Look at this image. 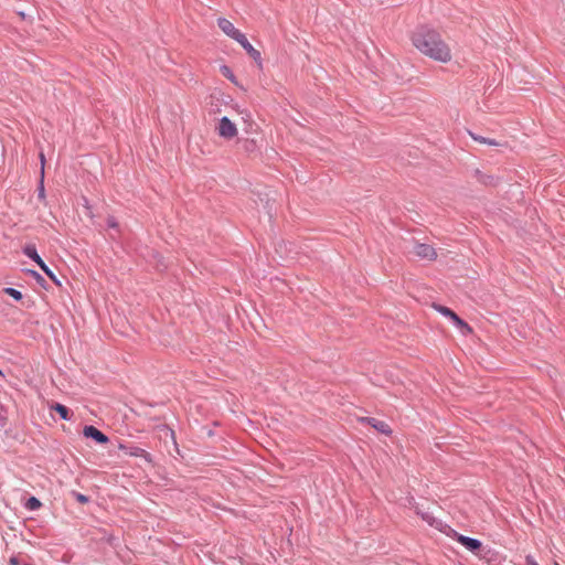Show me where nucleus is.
<instances>
[{
  "instance_id": "obj_1",
  "label": "nucleus",
  "mask_w": 565,
  "mask_h": 565,
  "mask_svg": "<svg viewBox=\"0 0 565 565\" xmlns=\"http://www.w3.org/2000/svg\"><path fill=\"white\" fill-rule=\"evenodd\" d=\"M411 41L422 55L437 63L448 64L452 61L451 46L437 30L420 26L412 33Z\"/></svg>"
},
{
  "instance_id": "obj_2",
  "label": "nucleus",
  "mask_w": 565,
  "mask_h": 565,
  "mask_svg": "<svg viewBox=\"0 0 565 565\" xmlns=\"http://www.w3.org/2000/svg\"><path fill=\"white\" fill-rule=\"evenodd\" d=\"M435 310L440 312L443 316L449 318L458 328H460L465 333H471L472 329L471 327L466 323L461 318L457 316L456 312H454L448 307L441 306V305H434L433 306Z\"/></svg>"
},
{
  "instance_id": "obj_3",
  "label": "nucleus",
  "mask_w": 565,
  "mask_h": 565,
  "mask_svg": "<svg viewBox=\"0 0 565 565\" xmlns=\"http://www.w3.org/2000/svg\"><path fill=\"white\" fill-rule=\"evenodd\" d=\"M216 130L218 136L225 139H233L238 134L236 125L227 117L220 119Z\"/></svg>"
},
{
  "instance_id": "obj_4",
  "label": "nucleus",
  "mask_w": 565,
  "mask_h": 565,
  "mask_svg": "<svg viewBox=\"0 0 565 565\" xmlns=\"http://www.w3.org/2000/svg\"><path fill=\"white\" fill-rule=\"evenodd\" d=\"M412 254L426 260H435L437 258L436 249L431 245L423 243H416L413 246Z\"/></svg>"
},
{
  "instance_id": "obj_5",
  "label": "nucleus",
  "mask_w": 565,
  "mask_h": 565,
  "mask_svg": "<svg viewBox=\"0 0 565 565\" xmlns=\"http://www.w3.org/2000/svg\"><path fill=\"white\" fill-rule=\"evenodd\" d=\"M217 25L227 36L235 40L236 42H239L245 36V34L236 29L234 24L225 18H220L217 20Z\"/></svg>"
},
{
  "instance_id": "obj_6",
  "label": "nucleus",
  "mask_w": 565,
  "mask_h": 565,
  "mask_svg": "<svg viewBox=\"0 0 565 565\" xmlns=\"http://www.w3.org/2000/svg\"><path fill=\"white\" fill-rule=\"evenodd\" d=\"M83 435L87 438H93L98 444H107L109 440L104 433L94 426H85L83 429Z\"/></svg>"
},
{
  "instance_id": "obj_7",
  "label": "nucleus",
  "mask_w": 565,
  "mask_h": 565,
  "mask_svg": "<svg viewBox=\"0 0 565 565\" xmlns=\"http://www.w3.org/2000/svg\"><path fill=\"white\" fill-rule=\"evenodd\" d=\"M361 422L370 424L373 428L384 435L390 436L392 434L391 427L385 422H381L375 418H361Z\"/></svg>"
},
{
  "instance_id": "obj_8",
  "label": "nucleus",
  "mask_w": 565,
  "mask_h": 565,
  "mask_svg": "<svg viewBox=\"0 0 565 565\" xmlns=\"http://www.w3.org/2000/svg\"><path fill=\"white\" fill-rule=\"evenodd\" d=\"M457 541L463 545L467 550L476 552L481 547V542L461 534H457Z\"/></svg>"
},
{
  "instance_id": "obj_9",
  "label": "nucleus",
  "mask_w": 565,
  "mask_h": 565,
  "mask_svg": "<svg viewBox=\"0 0 565 565\" xmlns=\"http://www.w3.org/2000/svg\"><path fill=\"white\" fill-rule=\"evenodd\" d=\"M244 49L245 51L247 52V54L255 61L257 62L259 65H262V55H260V52L256 49H254V46L248 42V40L246 39V36H244L243 40H241L238 42Z\"/></svg>"
},
{
  "instance_id": "obj_10",
  "label": "nucleus",
  "mask_w": 565,
  "mask_h": 565,
  "mask_svg": "<svg viewBox=\"0 0 565 565\" xmlns=\"http://www.w3.org/2000/svg\"><path fill=\"white\" fill-rule=\"evenodd\" d=\"M23 253L30 257L32 260H34L39 267L40 266H43L44 262L43 259L40 257V255L38 254L36 252V248L34 245H26L24 248H23Z\"/></svg>"
},
{
  "instance_id": "obj_11",
  "label": "nucleus",
  "mask_w": 565,
  "mask_h": 565,
  "mask_svg": "<svg viewBox=\"0 0 565 565\" xmlns=\"http://www.w3.org/2000/svg\"><path fill=\"white\" fill-rule=\"evenodd\" d=\"M51 409L55 411L63 419H70V411L66 406L55 403L51 406Z\"/></svg>"
},
{
  "instance_id": "obj_12",
  "label": "nucleus",
  "mask_w": 565,
  "mask_h": 565,
  "mask_svg": "<svg viewBox=\"0 0 565 565\" xmlns=\"http://www.w3.org/2000/svg\"><path fill=\"white\" fill-rule=\"evenodd\" d=\"M129 455L134 457H142L147 461H151L150 455L145 449H141L139 447L131 448Z\"/></svg>"
},
{
  "instance_id": "obj_13",
  "label": "nucleus",
  "mask_w": 565,
  "mask_h": 565,
  "mask_svg": "<svg viewBox=\"0 0 565 565\" xmlns=\"http://www.w3.org/2000/svg\"><path fill=\"white\" fill-rule=\"evenodd\" d=\"M221 73L224 77H226L227 79H230L233 84L237 85V81H236V77L235 75L233 74L232 70L226 66V65H223L221 67Z\"/></svg>"
},
{
  "instance_id": "obj_14",
  "label": "nucleus",
  "mask_w": 565,
  "mask_h": 565,
  "mask_svg": "<svg viewBox=\"0 0 565 565\" xmlns=\"http://www.w3.org/2000/svg\"><path fill=\"white\" fill-rule=\"evenodd\" d=\"M41 505L42 503L35 497L29 498L28 501L25 502V508L28 510H38L41 508Z\"/></svg>"
},
{
  "instance_id": "obj_15",
  "label": "nucleus",
  "mask_w": 565,
  "mask_h": 565,
  "mask_svg": "<svg viewBox=\"0 0 565 565\" xmlns=\"http://www.w3.org/2000/svg\"><path fill=\"white\" fill-rule=\"evenodd\" d=\"M473 140L480 142V143H486V145H489V146H500V143L498 141H495L494 139H487L484 137H480V136H475V135H471Z\"/></svg>"
},
{
  "instance_id": "obj_16",
  "label": "nucleus",
  "mask_w": 565,
  "mask_h": 565,
  "mask_svg": "<svg viewBox=\"0 0 565 565\" xmlns=\"http://www.w3.org/2000/svg\"><path fill=\"white\" fill-rule=\"evenodd\" d=\"M3 291L18 301L22 299V294L14 288L8 287L4 288Z\"/></svg>"
},
{
  "instance_id": "obj_17",
  "label": "nucleus",
  "mask_w": 565,
  "mask_h": 565,
  "mask_svg": "<svg viewBox=\"0 0 565 565\" xmlns=\"http://www.w3.org/2000/svg\"><path fill=\"white\" fill-rule=\"evenodd\" d=\"M40 268L50 277V279H52L54 282L58 284L55 275L52 273V270L45 265V263L43 264V266H40Z\"/></svg>"
},
{
  "instance_id": "obj_18",
  "label": "nucleus",
  "mask_w": 565,
  "mask_h": 565,
  "mask_svg": "<svg viewBox=\"0 0 565 565\" xmlns=\"http://www.w3.org/2000/svg\"><path fill=\"white\" fill-rule=\"evenodd\" d=\"M107 224L109 227L111 228H116L118 226V223L117 221L115 220V217L110 216L107 218Z\"/></svg>"
},
{
  "instance_id": "obj_19",
  "label": "nucleus",
  "mask_w": 565,
  "mask_h": 565,
  "mask_svg": "<svg viewBox=\"0 0 565 565\" xmlns=\"http://www.w3.org/2000/svg\"><path fill=\"white\" fill-rule=\"evenodd\" d=\"M525 563L526 565H539L537 562L530 555L525 557Z\"/></svg>"
},
{
  "instance_id": "obj_20",
  "label": "nucleus",
  "mask_w": 565,
  "mask_h": 565,
  "mask_svg": "<svg viewBox=\"0 0 565 565\" xmlns=\"http://www.w3.org/2000/svg\"><path fill=\"white\" fill-rule=\"evenodd\" d=\"M423 520H425L428 524L433 525L434 523V518L430 516L429 514H423L422 515Z\"/></svg>"
},
{
  "instance_id": "obj_21",
  "label": "nucleus",
  "mask_w": 565,
  "mask_h": 565,
  "mask_svg": "<svg viewBox=\"0 0 565 565\" xmlns=\"http://www.w3.org/2000/svg\"><path fill=\"white\" fill-rule=\"evenodd\" d=\"M76 499L81 502V503H86L88 501L87 497H85L84 494H81L78 493L76 495Z\"/></svg>"
},
{
  "instance_id": "obj_22",
  "label": "nucleus",
  "mask_w": 565,
  "mask_h": 565,
  "mask_svg": "<svg viewBox=\"0 0 565 565\" xmlns=\"http://www.w3.org/2000/svg\"><path fill=\"white\" fill-rule=\"evenodd\" d=\"M9 564H10V565H20L19 558H18L17 556H12V557L9 559Z\"/></svg>"
},
{
  "instance_id": "obj_23",
  "label": "nucleus",
  "mask_w": 565,
  "mask_h": 565,
  "mask_svg": "<svg viewBox=\"0 0 565 565\" xmlns=\"http://www.w3.org/2000/svg\"><path fill=\"white\" fill-rule=\"evenodd\" d=\"M40 160H41V163H42V175L44 174V163H45V157L43 153H40Z\"/></svg>"
},
{
  "instance_id": "obj_24",
  "label": "nucleus",
  "mask_w": 565,
  "mask_h": 565,
  "mask_svg": "<svg viewBox=\"0 0 565 565\" xmlns=\"http://www.w3.org/2000/svg\"><path fill=\"white\" fill-rule=\"evenodd\" d=\"M39 195H40L41 198H43V196H44V186H43V184H41Z\"/></svg>"
},
{
  "instance_id": "obj_25",
  "label": "nucleus",
  "mask_w": 565,
  "mask_h": 565,
  "mask_svg": "<svg viewBox=\"0 0 565 565\" xmlns=\"http://www.w3.org/2000/svg\"><path fill=\"white\" fill-rule=\"evenodd\" d=\"M0 376H3V373H2V371H1V370H0Z\"/></svg>"
},
{
  "instance_id": "obj_26",
  "label": "nucleus",
  "mask_w": 565,
  "mask_h": 565,
  "mask_svg": "<svg viewBox=\"0 0 565 565\" xmlns=\"http://www.w3.org/2000/svg\"><path fill=\"white\" fill-rule=\"evenodd\" d=\"M554 565H559V564L557 562H555Z\"/></svg>"
}]
</instances>
